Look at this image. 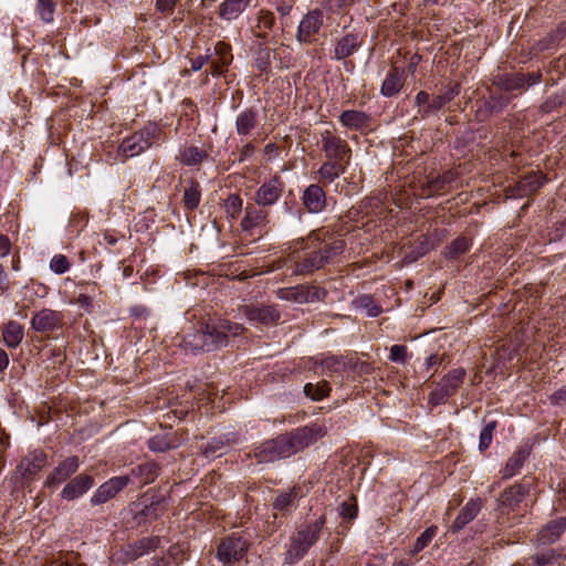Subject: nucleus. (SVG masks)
Returning <instances> with one entry per match:
<instances>
[{
  "mask_svg": "<svg viewBox=\"0 0 566 566\" xmlns=\"http://www.w3.org/2000/svg\"><path fill=\"white\" fill-rule=\"evenodd\" d=\"M325 434L326 430L319 423L300 427L255 447L254 458L260 463H271L286 459L303 451Z\"/></svg>",
  "mask_w": 566,
  "mask_h": 566,
  "instance_id": "nucleus-1",
  "label": "nucleus"
},
{
  "mask_svg": "<svg viewBox=\"0 0 566 566\" xmlns=\"http://www.w3.org/2000/svg\"><path fill=\"white\" fill-rule=\"evenodd\" d=\"M325 234L314 231L308 235L306 243L308 252L302 261L296 263L295 273L308 274L319 270L344 251L345 243L343 240L333 238L326 240Z\"/></svg>",
  "mask_w": 566,
  "mask_h": 566,
  "instance_id": "nucleus-2",
  "label": "nucleus"
},
{
  "mask_svg": "<svg viewBox=\"0 0 566 566\" xmlns=\"http://www.w3.org/2000/svg\"><path fill=\"white\" fill-rule=\"evenodd\" d=\"M325 523V515H321L314 522L301 525L291 535L290 544L285 552V564H295L305 556L308 549L318 541Z\"/></svg>",
  "mask_w": 566,
  "mask_h": 566,
  "instance_id": "nucleus-3",
  "label": "nucleus"
},
{
  "mask_svg": "<svg viewBox=\"0 0 566 566\" xmlns=\"http://www.w3.org/2000/svg\"><path fill=\"white\" fill-rule=\"evenodd\" d=\"M202 325L211 352L227 346L230 337H237L245 331L242 324L221 317L203 319Z\"/></svg>",
  "mask_w": 566,
  "mask_h": 566,
  "instance_id": "nucleus-4",
  "label": "nucleus"
},
{
  "mask_svg": "<svg viewBox=\"0 0 566 566\" xmlns=\"http://www.w3.org/2000/svg\"><path fill=\"white\" fill-rule=\"evenodd\" d=\"M284 187V181L279 175L264 180L254 192V203L261 208L275 205L282 197Z\"/></svg>",
  "mask_w": 566,
  "mask_h": 566,
  "instance_id": "nucleus-5",
  "label": "nucleus"
},
{
  "mask_svg": "<svg viewBox=\"0 0 566 566\" xmlns=\"http://www.w3.org/2000/svg\"><path fill=\"white\" fill-rule=\"evenodd\" d=\"M322 150L326 159L349 165L352 156L350 147L346 140L334 136L328 130L322 134Z\"/></svg>",
  "mask_w": 566,
  "mask_h": 566,
  "instance_id": "nucleus-6",
  "label": "nucleus"
},
{
  "mask_svg": "<svg viewBox=\"0 0 566 566\" xmlns=\"http://www.w3.org/2000/svg\"><path fill=\"white\" fill-rule=\"evenodd\" d=\"M465 377L463 368H455L451 370L431 392L430 401L433 405L444 403L447 399L453 396L459 387L462 385Z\"/></svg>",
  "mask_w": 566,
  "mask_h": 566,
  "instance_id": "nucleus-7",
  "label": "nucleus"
},
{
  "mask_svg": "<svg viewBox=\"0 0 566 566\" xmlns=\"http://www.w3.org/2000/svg\"><path fill=\"white\" fill-rule=\"evenodd\" d=\"M178 345L187 354L198 355L211 352L203 331L202 321L198 326L190 327L178 342Z\"/></svg>",
  "mask_w": 566,
  "mask_h": 566,
  "instance_id": "nucleus-8",
  "label": "nucleus"
},
{
  "mask_svg": "<svg viewBox=\"0 0 566 566\" xmlns=\"http://www.w3.org/2000/svg\"><path fill=\"white\" fill-rule=\"evenodd\" d=\"M154 143L150 129L139 130L125 138L119 145V153L126 158L135 157L148 149Z\"/></svg>",
  "mask_w": 566,
  "mask_h": 566,
  "instance_id": "nucleus-9",
  "label": "nucleus"
},
{
  "mask_svg": "<svg viewBox=\"0 0 566 566\" xmlns=\"http://www.w3.org/2000/svg\"><path fill=\"white\" fill-rule=\"evenodd\" d=\"M63 318L61 312L42 308L32 316L31 327L38 333H50L63 326Z\"/></svg>",
  "mask_w": 566,
  "mask_h": 566,
  "instance_id": "nucleus-10",
  "label": "nucleus"
},
{
  "mask_svg": "<svg viewBox=\"0 0 566 566\" xmlns=\"http://www.w3.org/2000/svg\"><path fill=\"white\" fill-rule=\"evenodd\" d=\"M80 468V459L71 455L59 462V464L46 476L44 485L48 488H56L70 479Z\"/></svg>",
  "mask_w": 566,
  "mask_h": 566,
  "instance_id": "nucleus-11",
  "label": "nucleus"
},
{
  "mask_svg": "<svg viewBox=\"0 0 566 566\" xmlns=\"http://www.w3.org/2000/svg\"><path fill=\"white\" fill-rule=\"evenodd\" d=\"M324 14L319 9L308 11L300 21L297 28V41L301 43H308L313 36L318 33L323 25Z\"/></svg>",
  "mask_w": 566,
  "mask_h": 566,
  "instance_id": "nucleus-12",
  "label": "nucleus"
},
{
  "mask_svg": "<svg viewBox=\"0 0 566 566\" xmlns=\"http://www.w3.org/2000/svg\"><path fill=\"white\" fill-rule=\"evenodd\" d=\"M269 223V213L264 208L256 205H248L244 209V217L241 220V229L250 234L259 231Z\"/></svg>",
  "mask_w": 566,
  "mask_h": 566,
  "instance_id": "nucleus-13",
  "label": "nucleus"
},
{
  "mask_svg": "<svg viewBox=\"0 0 566 566\" xmlns=\"http://www.w3.org/2000/svg\"><path fill=\"white\" fill-rule=\"evenodd\" d=\"M248 549V542L241 537H229L218 547V558L224 564L241 559Z\"/></svg>",
  "mask_w": 566,
  "mask_h": 566,
  "instance_id": "nucleus-14",
  "label": "nucleus"
},
{
  "mask_svg": "<svg viewBox=\"0 0 566 566\" xmlns=\"http://www.w3.org/2000/svg\"><path fill=\"white\" fill-rule=\"evenodd\" d=\"M130 482L129 476H114L108 481L104 482L98 489L94 492L91 497V503L93 505H99L108 500L113 499L118 492H120L128 483Z\"/></svg>",
  "mask_w": 566,
  "mask_h": 566,
  "instance_id": "nucleus-15",
  "label": "nucleus"
},
{
  "mask_svg": "<svg viewBox=\"0 0 566 566\" xmlns=\"http://www.w3.org/2000/svg\"><path fill=\"white\" fill-rule=\"evenodd\" d=\"M247 319L254 325H273L280 319V313L272 305L244 306L242 310Z\"/></svg>",
  "mask_w": 566,
  "mask_h": 566,
  "instance_id": "nucleus-16",
  "label": "nucleus"
},
{
  "mask_svg": "<svg viewBox=\"0 0 566 566\" xmlns=\"http://www.w3.org/2000/svg\"><path fill=\"white\" fill-rule=\"evenodd\" d=\"M94 485L93 476L78 474L73 478L61 491L63 500L73 501L83 496Z\"/></svg>",
  "mask_w": 566,
  "mask_h": 566,
  "instance_id": "nucleus-17",
  "label": "nucleus"
},
{
  "mask_svg": "<svg viewBox=\"0 0 566 566\" xmlns=\"http://www.w3.org/2000/svg\"><path fill=\"white\" fill-rule=\"evenodd\" d=\"M48 457L43 451H34L22 459L18 469L25 480H33L46 465Z\"/></svg>",
  "mask_w": 566,
  "mask_h": 566,
  "instance_id": "nucleus-18",
  "label": "nucleus"
},
{
  "mask_svg": "<svg viewBox=\"0 0 566 566\" xmlns=\"http://www.w3.org/2000/svg\"><path fill=\"white\" fill-rule=\"evenodd\" d=\"M566 530V518L558 517L548 522L537 534L536 544L547 545L555 543Z\"/></svg>",
  "mask_w": 566,
  "mask_h": 566,
  "instance_id": "nucleus-19",
  "label": "nucleus"
},
{
  "mask_svg": "<svg viewBox=\"0 0 566 566\" xmlns=\"http://www.w3.org/2000/svg\"><path fill=\"white\" fill-rule=\"evenodd\" d=\"M303 205L306 207L308 212L317 213L321 212L326 206V195L323 188L313 184L310 185L303 193Z\"/></svg>",
  "mask_w": 566,
  "mask_h": 566,
  "instance_id": "nucleus-20",
  "label": "nucleus"
},
{
  "mask_svg": "<svg viewBox=\"0 0 566 566\" xmlns=\"http://www.w3.org/2000/svg\"><path fill=\"white\" fill-rule=\"evenodd\" d=\"M259 126V113L254 108H245L235 117V130L242 137L251 136Z\"/></svg>",
  "mask_w": 566,
  "mask_h": 566,
  "instance_id": "nucleus-21",
  "label": "nucleus"
},
{
  "mask_svg": "<svg viewBox=\"0 0 566 566\" xmlns=\"http://www.w3.org/2000/svg\"><path fill=\"white\" fill-rule=\"evenodd\" d=\"M526 493L527 490L521 484H516L504 490L499 497L501 511L503 513H510L515 510V507L524 501Z\"/></svg>",
  "mask_w": 566,
  "mask_h": 566,
  "instance_id": "nucleus-22",
  "label": "nucleus"
},
{
  "mask_svg": "<svg viewBox=\"0 0 566 566\" xmlns=\"http://www.w3.org/2000/svg\"><path fill=\"white\" fill-rule=\"evenodd\" d=\"M160 539L158 537L142 538L135 543L128 544L123 548V553L127 560H135L150 551L158 547Z\"/></svg>",
  "mask_w": 566,
  "mask_h": 566,
  "instance_id": "nucleus-23",
  "label": "nucleus"
},
{
  "mask_svg": "<svg viewBox=\"0 0 566 566\" xmlns=\"http://www.w3.org/2000/svg\"><path fill=\"white\" fill-rule=\"evenodd\" d=\"M252 0H224L219 6L218 17L224 21L237 20L250 6Z\"/></svg>",
  "mask_w": 566,
  "mask_h": 566,
  "instance_id": "nucleus-24",
  "label": "nucleus"
},
{
  "mask_svg": "<svg viewBox=\"0 0 566 566\" xmlns=\"http://www.w3.org/2000/svg\"><path fill=\"white\" fill-rule=\"evenodd\" d=\"M302 496V488L298 485L281 491L276 494L273 501V509L277 512H287L295 505L296 500Z\"/></svg>",
  "mask_w": 566,
  "mask_h": 566,
  "instance_id": "nucleus-25",
  "label": "nucleus"
},
{
  "mask_svg": "<svg viewBox=\"0 0 566 566\" xmlns=\"http://www.w3.org/2000/svg\"><path fill=\"white\" fill-rule=\"evenodd\" d=\"M217 59L211 61V74L221 75L232 62L231 46L224 42H218L214 48Z\"/></svg>",
  "mask_w": 566,
  "mask_h": 566,
  "instance_id": "nucleus-26",
  "label": "nucleus"
},
{
  "mask_svg": "<svg viewBox=\"0 0 566 566\" xmlns=\"http://www.w3.org/2000/svg\"><path fill=\"white\" fill-rule=\"evenodd\" d=\"M360 46L358 35L355 33H347L342 36L335 44L334 59L344 60L353 55Z\"/></svg>",
  "mask_w": 566,
  "mask_h": 566,
  "instance_id": "nucleus-27",
  "label": "nucleus"
},
{
  "mask_svg": "<svg viewBox=\"0 0 566 566\" xmlns=\"http://www.w3.org/2000/svg\"><path fill=\"white\" fill-rule=\"evenodd\" d=\"M405 84L403 71L398 67H392L386 75L380 93L386 97H391L400 92Z\"/></svg>",
  "mask_w": 566,
  "mask_h": 566,
  "instance_id": "nucleus-28",
  "label": "nucleus"
},
{
  "mask_svg": "<svg viewBox=\"0 0 566 566\" xmlns=\"http://www.w3.org/2000/svg\"><path fill=\"white\" fill-rule=\"evenodd\" d=\"M348 165L346 163H337L326 159V161L319 167L318 181L323 185L334 182L339 176L344 175L347 170Z\"/></svg>",
  "mask_w": 566,
  "mask_h": 566,
  "instance_id": "nucleus-29",
  "label": "nucleus"
},
{
  "mask_svg": "<svg viewBox=\"0 0 566 566\" xmlns=\"http://www.w3.org/2000/svg\"><path fill=\"white\" fill-rule=\"evenodd\" d=\"M481 507L482 504L479 499L470 500L469 502H467L465 505L461 509L459 515L455 517L451 526V530L455 532L462 530L478 515Z\"/></svg>",
  "mask_w": 566,
  "mask_h": 566,
  "instance_id": "nucleus-30",
  "label": "nucleus"
},
{
  "mask_svg": "<svg viewBox=\"0 0 566 566\" xmlns=\"http://www.w3.org/2000/svg\"><path fill=\"white\" fill-rule=\"evenodd\" d=\"M369 120V115L356 109H347L339 115L340 124L348 129L358 130L365 128L368 126Z\"/></svg>",
  "mask_w": 566,
  "mask_h": 566,
  "instance_id": "nucleus-31",
  "label": "nucleus"
},
{
  "mask_svg": "<svg viewBox=\"0 0 566 566\" xmlns=\"http://www.w3.org/2000/svg\"><path fill=\"white\" fill-rule=\"evenodd\" d=\"M459 94H460L459 84H455V85L449 87L442 94H439L431 99V103H429L423 108V114L430 115V114L438 112L439 109L444 107L447 104H449L451 101H453V98L455 96H458Z\"/></svg>",
  "mask_w": 566,
  "mask_h": 566,
  "instance_id": "nucleus-32",
  "label": "nucleus"
},
{
  "mask_svg": "<svg viewBox=\"0 0 566 566\" xmlns=\"http://www.w3.org/2000/svg\"><path fill=\"white\" fill-rule=\"evenodd\" d=\"M159 468L155 462H144L132 469L128 475L132 480H138L142 484L151 483L158 475Z\"/></svg>",
  "mask_w": 566,
  "mask_h": 566,
  "instance_id": "nucleus-33",
  "label": "nucleus"
},
{
  "mask_svg": "<svg viewBox=\"0 0 566 566\" xmlns=\"http://www.w3.org/2000/svg\"><path fill=\"white\" fill-rule=\"evenodd\" d=\"M23 326L17 321H10L2 329V338L9 348H17L23 340Z\"/></svg>",
  "mask_w": 566,
  "mask_h": 566,
  "instance_id": "nucleus-34",
  "label": "nucleus"
},
{
  "mask_svg": "<svg viewBox=\"0 0 566 566\" xmlns=\"http://www.w3.org/2000/svg\"><path fill=\"white\" fill-rule=\"evenodd\" d=\"M543 182V177L537 172L527 174L518 181L516 193H512L511 196H528L537 191L542 187Z\"/></svg>",
  "mask_w": 566,
  "mask_h": 566,
  "instance_id": "nucleus-35",
  "label": "nucleus"
},
{
  "mask_svg": "<svg viewBox=\"0 0 566 566\" xmlns=\"http://www.w3.org/2000/svg\"><path fill=\"white\" fill-rule=\"evenodd\" d=\"M528 457V451L525 448L517 449L512 457L507 460L505 467L501 471L503 479H510L517 474L523 467L526 458Z\"/></svg>",
  "mask_w": 566,
  "mask_h": 566,
  "instance_id": "nucleus-36",
  "label": "nucleus"
},
{
  "mask_svg": "<svg viewBox=\"0 0 566 566\" xmlns=\"http://www.w3.org/2000/svg\"><path fill=\"white\" fill-rule=\"evenodd\" d=\"M209 156L208 151L197 146H188L180 150L178 160L186 166L201 164Z\"/></svg>",
  "mask_w": 566,
  "mask_h": 566,
  "instance_id": "nucleus-37",
  "label": "nucleus"
},
{
  "mask_svg": "<svg viewBox=\"0 0 566 566\" xmlns=\"http://www.w3.org/2000/svg\"><path fill=\"white\" fill-rule=\"evenodd\" d=\"M296 303H310L322 300L326 292L317 286L296 285Z\"/></svg>",
  "mask_w": 566,
  "mask_h": 566,
  "instance_id": "nucleus-38",
  "label": "nucleus"
},
{
  "mask_svg": "<svg viewBox=\"0 0 566 566\" xmlns=\"http://www.w3.org/2000/svg\"><path fill=\"white\" fill-rule=\"evenodd\" d=\"M201 199L200 185L197 181H190L184 191V205L187 209L193 210L198 207Z\"/></svg>",
  "mask_w": 566,
  "mask_h": 566,
  "instance_id": "nucleus-39",
  "label": "nucleus"
},
{
  "mask_svg": "<svg viewBox=\"0 0 566 566\" xmlns=\"http://www.w3.org/2000/svg\"><path fill=\"white\" fill-rule=\"evenodd\" d=\"M230 441H234V439H228L227 442H224L221 438H214L211 441L207 442L205 447H202L203 454L207 458L220 457L226 452L228 443Z\"/></svg>",
  "mask_w": 566,
  "mask_h": 566,
  "instance_id": "nucleus-40",
  "label": "nucleus"
},
{
  "mask_svg": "<svg viewBox=\"0 0 566 566\" xmlns=\"http://www.w3.org/2000/svg\"><path fill=\"white\" fill-rule=\"evenodd\" d=\"M499 84L506 92H514L524 88L526 78L523 74L505 75L500 78Z\"/></svg>",
  "mask_w": 566,
  "mask_h": 566,
  "instance_id": "nucleus-41",
  "label": "nucleus"
},
{
  "mask_svg": "<svg viewBox=\"0 0 566 566\" xmlns=\"http://www.w3.org/2000/svg\"><path fill=\"white\" fill-rule=\"evenodd\" d=\"M356 307L364 311L369 317H376L381 313V307L369 295L359 296L356 300Z\"/></svg>",
  "mask_w": 566,
  "mask_h": 566,
  "instance_id": "nucleus-42",
  "label": "nucleus"
},
{
  "mask_svg": "<svg viewBox=\"0 0 566 566\" xmlns=\"http://www.w3.org/2000/svg\"><path fill=\"white\" fill-rule=\"evenodd\" d=\"M55 8L56 3L53 0H38L36 12L45 23L53 22Z\"/></svg>",
  "mask_w": 566,
  "mask_h": 566,
  "instance_id": "nucleus-43",
  "label": "nucleus"
},
{
  "mask_svg": "<svg viewBox=\"0 0 566 566\" xmlns=\"http://www.w3.org/2000/svg\"><path fill=\"white\" fill-rule=\"evenodd\" d=\"M243 200L237 193H231L224 201V211L228 217L234 219L242 210Z\"/></svg>",
  "mask_w": 566,
  "mask_h": 566,
  "instance_id": "nucleus-44",
  "label": "nucleus"
},
{
  "mask_svg": "<svg viewBox=\"0 0 566 566\" xmlns=\"http://www.w3.org/2000/svg\"><path fill=\"white\" fill-rule=\"evenodd\" d=\"M331 388L327 382H322L317 385L306 384L304 386V392L306 396L312 398L313 400H321L326 397L329 392Z\"/></svg>",
  "mask_w": 566,
  "mask_h": 566,
  "instance_id": "nucleus-45",
  "label": "nucleus"
},
{
  "mask_svg": "<svg viewBox=\"0 0 566 566\" xmlns=\"http://www.w3.org/2000/svg\"><path fill=\"white\" fill-rule=\"evenodd\" d=\"M470 242L465 238H458L447 248L446 255L454 259L468 252Z\"/></svg>",
  "mask_w": 566,
  "mask_h": 566,
  "instance_id": "nucleus-46",
  "label": "nucleus"
},
{
  "mask_svg": "<svg viewBox=\"0 0 566 566\" xmlns=\"http://www.w3.org/2000/svg\"><path fill=\"white\" fill-rule=\"evenodd\" d=\"M437 534V526L428 527L424 532L420 534V536L416 539L412 554H418L421 552L424 547L428 546V544L432 541V538Z\"/></svg>",
  "mask_w": 566,
  "mask_h": 566,
  "instance_id": "nucleus-47",
  "label": "nucleus"
},
{
  "mask_svg": "<svg viewBox=\"0 0 566 566\" xmlns=\"http://www.w3.org/2000/svg\"><path fill=\"white\" fill-rule=\"evenodd\" d=\"M357 514H358V509H357V503H356L355 497H349L348 500L342 502V504L339 506V515L344 520H348L349 522H352L353 520H355L357 517Z\"/></svg>",
  "mask_w": 566,
  "mask_h": 566,
  "instance_id": "nucleus-48",
  "label": "nucleus"
},
{
  "mask_svg": "<svg viewBox=\"0 0 566 566\" xmlns=\"http://www.w3.org/2000/svg\"><path fill=\"white\" fill-rule=\"evenodd\" d=\"M496 429V421L488 422L482 429L479 438V449L480 451L486 450L493 439V432Z\"/></svg>",
  "mask_w": 566,
  "mask_h": 566,
  "instance_id": "nucleus-49",
  "label": "nucleus"
},
{
  "mask_svg": "<svg viewBox=\"0 0 566 566\" xmlns=\"http://www.w3.org/2000/svg\"><path fill=\"white\" fill-rule=\"evenodd\" d=\"M256 28L259 30H271L274 27V14L269 10H260L256 17Z\"/></svg>",
  "mask_w": 566,
  "mask_h": 566,
  "instance_id": "nucleus-50",
  "label": "nucleus"
},
{
  "mask_svg": "<svg viewBox=\"0 0 566 566\" xmlns=\"http://www.w3.org/2000/svg\"><path fill=\"white\" fill-rule=\"evenodd\" d=\"M70 262L63 254L54 255L50 261V269L56 274H63L70 270Z\"/></svg>",
  "mask_w": 566,
  "mask_h": 566,
  "instance_id": "nucleus-51",
  "label": "nucleus"
},
{
  "mask_svg": "<svg viewBox=\"0 0 566 566\" xmlns=\"http://www.w3.org/2000/svg\"><path fill=\"white\" fill-rule=\"evenodd\" d=\"M510 102V97L509 96H503V95H500V96H496L495 94H491L490 98L488 101L484 102V105L486 106V108L493 113H497L500 112L507 103Z\"/></svg>",
  "mask_w": 566,
  "mask_h": 566,
  "instance_id": "nucleus-52",
  "label": "nucleus"
},
{
  "mask_svg": "<svg viewBox=\"0 0 566 566\" xmlns=\"http://www.w3.org/2000/svg\"><path fill=\"white\" fill-rule=\"evenodd\" d=\"M148 447L151 451L164 452L171 449L174 446L166 437L155 436L149 440Z\"/></svg>",
  "mask_w": 566,
  "mask_h": 566,
  "instance_id": "nucleus-53",
  "label": "nucleus"
},
{
  "mask_svg": "<svg viewBox=\"0 0 566 566\" xmlns=\"http://www.w3.org/2000/svg\"><path fill=\"white\" fill-rule=\"evenodd\" d=\"M270 64L269 49L259 46L255 51V65L260 71H265Z\"/></svg>",
  "mask_w": 566,
  "mask_h": 566,
  "instance_id": "nucleus-54",
  "label": "nucleus"
},
{
  "mask_svg": "<svg viewBox=\"0 0 566 566\" xmlns=\"http://www.w3.org/2000/svg\"><path fill=\"white\" fill-rule=\"evenodd\" d=\"M407 347L403 345H392L390 347L389 359L394 363H406Z\"/></svg>",
  "mask_w": 566,
  "mask_h": 566,
  "instance_id": "nucleus-55",
  "label": "nucleus"
},
{
  "mask_svg": "<svg viewBox=\"0 0 566 566\" xmlns=\"http://www.w3.org/2000/svg\"><path fill=\"white\" fill-rule=\"evenodd\" d=\"M555 558V552L553 549H548L535 556V566H547L552 564Z\"/></svg>",
  "mask_w": 566,
  "mask_h": 566,
  "instance_id": "nucleus-56",
  "label": "nucleus"
},
{
  "mask_svg": "<svg viewBox=\"0 0 566 566\" xmlns=\"http://www.w3.org/2000/svg\"><path fill=\"white\" fill-rule=\"evenodd\" d=\"M431 99L432 98H430V95L427 92H424V91H420L416 95V104L419 106V113L421 114L422 117L427 116L426 114H423V108L429 103H431Z\"/></svg>",
  "mask_w": 566,
  "mask_h": 566,
  "instance_id": "nucleus-57",
  "label": "nucleus"
},
{
  "mask_svg": "<svg viewBox=\"0 0 566 566\" xmlns=\"http://www.w3.org/2000/svg\"><path fill=\"white\" fill-rule=\"evenodd\" d=\"M355 0H327V7L331 11H338L342 9H345L347 7H350Z\"/></svg>",
  "mask_w": 566,
  "mask_h": 566,
  "instance_id": "nucleus-58",
  "label": "nucleus"
},
{
  "mask_svg": "<svg viewBox=\"0 0 566 566\" xmlns=\"http://www.w3.org/2000/svg\"><path fill=\"white\" fill-rule=\"evenodd\" d=\"M277 297L284 301H291L296 303L295 286L287 289H280L277 291Z\"/></svg>",
  "mask_w": 566,
  "mask_h": 566,
  "instance_id": "nucleus-59",
  "label": "nucleus"
},
{
  "mask_svg": "<svg viewBox=\"0 0 566 566\" xmlns=\"http://www.w3.org/2000/svg\"><path fill=\"white\" fill-rule=\"evenodd\" d=\"M551 401L554 405H565L566 403V386L564 388L558 389L551 396Z\"/></svg>",
  "mask_w": 566,
  "mask_h": 566,
  "instance_id": "nucleus-60",
  "label": "nucleus"
},
{
  "mask_svg": "<svg viewBox=\"0 0 566 566\" xmlns=\"http://www.w3.org/2000/svg\"><path fill=\"white\" fill-rule=\"evenodd\" d=\"M11 251V242L7 235H0V258L7 256Z\"/></svg>",
  "mask_w": 566,
  "mask_h": 566,
  "instance_id": "nucleus-61",
  "label": "nucleus"
},
{
  "mask_svg": "<svg viewBox=\"0 0 566 566\" xmlns=\"http://www.w3.org/2000/svg\"><path fill=\"white\" fill-rule=\"evenodd\" d=\"M209 56L199 55L196 59L191 60V70L197 72L202 69V66L208 63Z\"/></svg>",
  "mask_w": 566,
  "mask_h": 566,
  "instance_id": "nucleus-62",
  "label": "nucleus"
},
{
  "mask_svg": "<svg viewBox=\"0 0 566 566\" xmlns=\"http://www.w3.org/2000/svg\"><path fill=\"white\" fill-rule=\"evenodd\" d=\"M178 0H157V9L161 12L170 11L176 6Z\"/></svg>",
  "mask_w": 566,
  "mask_h": 566,
  "instance_id": "nucleus-63",
  "label": "nucleus"
},
{
  "mask_svg": "<svg viewBox=\"0 0 566 566\" xmlns=\"http://www.w3.org/2000/svg\"><path fill=\"white\" fill-rule=\"evenodd\" d=\"M440 361H441V358L437 354L430 355L426 359V368H427V370H430L432 367L439 365Z\"/></svg>",
  "mask_w": 566,
  "mask_h": 566,
  "instance_id": "nucleus-64",
  "label": "nucleus"
}]
</instances>
